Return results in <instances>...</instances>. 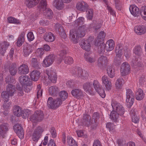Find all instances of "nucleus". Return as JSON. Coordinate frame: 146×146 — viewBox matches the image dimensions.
<instances>
[{
  "label": "nucleus",
  "mask_w": 146,
  "mask_h": 146,
  "mask_svg": "<svg viewBox=\"0 0 146 146\" xmlns=\"http://www.w3.org/2000/svg\"><path fill=\"white\" fill-rule=\"evenodd\" d=\"M88 29L85 25L79 27L77 30L72 29L70 31V38L74 44L78 42L80 38L83 37Z\"/></svg>",
  "instance_id": "1"
},
{
  "label": "nucleus",
  "mask_w": 146,
  "mask_h": 146,
  "mask_svg": "<svg viewBox=\"0 0 146 146\" xmlns=\"http://www.w3.org/2000/svg\"><path fill=\"white\" fill-rule=\"evenodd\" d=\"M47 3L46 0H41L38 8L40 12H43L46 17L48 19H51L53 16V12L52 10L48 8H46Z\"/></svg>",
  "instance_id": "2"
},
{
  "label": "nucleus",
  "mask_w": 146,
  "mask_h": 146,
  "mask_svg": "<svg viewBox=\"0 0 146 146\" xmlns=\"http://www.w3.org/2000/svg\"><path fill=\"white\" fill-rule=\"evenodd\" d=\"M100 46L99 49H101V51L100 54H102L104 52L105 49L107 51L112 50L114 47V44L113 40L110 39L108 40L106 44L104 43H102Z\"/></svg>",
  "instance_id": "3"
},
{
  "label": "nucleus",
  "mask_w": 146,
  "mask_h": 146,
  "mask_svg": "<svg viewBox=\"0 0 146 146\" xmlns=\"http://www.w3.org/2000/svg\"><path fill=\"white\" fill-rule=\"evenodd\" d=\"M44 115V114L42 111L38 110L35 111L34 113L31 116L30 119L33 122H40L43 120Z\"/></svg>",
  "instance_id": "4"
},
{
  "label": "nucleus",
  "mask_w": 146,
  "mask_h": 146,
  "mask_svg": "<svg viewBox=\"0 0 146 146\" xmlns=\"http://www.w3.org/2000/svg\"><path fill=\"white\" fill-rule=\"evenodd\" d=\"M111 105L113 109L119 115L121 116L123 115L125 111L124 108L121 104L116 101H113L111 102Z\"/></svg>",
  "instance_id": "5"
},
{
  "label": "nucleus",
  "mask_w": 146,
  "mask_h": 146,
  "mask_svg": "<svg viewBox=\"0 0 146 146\" xmlns=\"http://www.w3.org/2000/svg\"><path fill=\"white\" fill-rule=\"evenodd\" d=\"M93 85L94 89L99 95L102 98L105 97V94L103 88L100 85L99 82L96 80L94 81Z\"/></svg>",
  "instance_id": "6"
},
{
  "label": "nucleus",
  "mask_w": 146,
  "mask_h": 146,
  "mask_svg": "<svg viewBox=\"0 0 146 146\" xmlns=\"http://www.w3.org/2000/svg\"><path fill=\"white\" fill-rule=\"evenodd\" d=\"M102 80V83L105 86L106 90L109 91L111 89L112 86L111 80L108 76L106 75L103 76Z\"/></svg>",
  "instance_id": "7"
},
{
  "label": "nucleus",
  "mask_w": 146,
  "mask_h": 146,
  "mask_svg": "<svg viewBox=\"0 0 146 146\" xmlns=\"http://www.w3.org/2000/svg\"><path fill=\"white\" fill-rule=\"evenodd\" d=\"M130 66L128 63L126 62L123 63L120 67V72L121 75H126L130 72Z\"/></svg>",
  "instance_id": "8"
},
{
  "label": "nucleus",
  "mask_w": 146,
  "mask_h": 146,
  "mask_svg": "<svg viewBox=\"0 0 146 146\" xmlns=\"http://www.w3.org/2000/svg\"><path fill=\"white\" fill-rule=\"evenodd\" d=\"M13 129L19 138L22 139L23 138L24 136L23 129L21 124H16L14 126Z\"/></svg>",
  "instance_id": "9"
},
{
  "label": "nucleus",
  "mask_w": 146,
  "mask_h": 146,
  "mask_svg": "<svg viewBox=\"0 0 146 146\" xmlns=\"http://www.w3.org/2000/svg\"><path fill=\"white\" fill-rule=\"evenodd\" d=\"M20 83L22 86L26 85H31V80L29 77L27 75H21L19 78Z\"/></svg>",
  "instance_id": "10"
},
{
  "label": "nucleus",
  "mask_w": 146,
  "mask_h": 146,
  "mask_svg": "<svg viewBox=\"0 0 146 146\" xmlns=\"http://www.w3.org/2000/svg\"><path fill=\"white\" fill-rule=\"evenodd\" d=\"M46 73L48 75V78L51 82L54 83L56 82L57 76L55 72L52 70H46Z\"/></svg>",
  "instance_id": "11"
},
{
  "label": "nucleus",
  "mask_w": 146,
  "mask_h": 146,
  "mask_svg": "<svg viewBox=\"0 0 146 146\" xmlns=\"http://www.w3.org/2000/svg\"><path fill=\"white\" fill-rule=\"evenodd\" d=\"M55 56L53 54H51L47 56L43 61V63L45 67H48L51 65L53 62Z\"/></svg>",
  "instance_id": "12"
},
{
  "label": "nucleus",
  "mask_w": 146,
  "mask_h": 146,
  "mask_svg": "<svg viewBox=\"0 0 146 146\" xmlns=\"http://www.w3.org/2000/svg\"><path fill=\"white\" fill-rule=\"evenodd\" d=\"M34 49L33 46L27 44L23 46V52L25 57H27L31 54Z\"/></svg>",
  "instance_id": "13"
},
{
  "label": "nucleus",
  "mask_w": 146,
  "mask_h": 146,
  "mask_svg": "<svg viewBox=\"0 0 146 146\" xmlns=\"http://www.w3.org/2000/svg\"><path fill=\"white\" fill-rule=\"evenodd\" d=\"M43 131L42 128L40 127H38L36 129L32 135L33 140L37 142L41 136V134Z\"/></svg>",
  "instance_id": "14"
},
{
  "label": "nucleus",
  "mask_w": 146,
  "mask_h": 146,
  "mask_svg": "<svg viewBox=\"0 0 146 146\" xmlns=\"http://www.w3.org/2000/svg\"><path fill=\"white\" fill-rule=\"evenodd\" d=\"M88 4L83 1L78 2L76 5V8L79 11L85 12L87 10L88 8Z\"/></svg>",
  "instance_id": "15"
},
{
  "label": "nucleus",
  "mask_w": 146,
  "mask_h": 146,
  "mask_svg": "<svg viewBox=\"0 0 146 146\" xmlns=\"http://www.w3.org/2000/svg\"><path fill=\"white\" fill-rule=\"evenodd\" d=\"M92 121L91 117L90 116L86 113L84 115L82 120V123L83 125L88 127L91 125Z\"/></svg>",
  "instance_id": "16"
},
{
  "label": "nucleus",
  "mask_w": 146,
  "mask_h": 146,
  "mask_svg": "<svg viewBox=\"0 0 146 146\" xmlns=\"http://www.w3.org/2000/svg\"><path fill=\"white\" fill-rule=\"evenodd\" d=\"M8 124L4 123L0 125V136L4 138L5 137L7 133L8 130Z\"/></svg>",
  "instance_id": "17"
},
{
  "label": "nucleus",
  "mask_w": 146,
  "mask_h": 146,
  "mask_svg": "<svg viewBox=\"0 0 146 146\" xmlns=\"http://www.w3.org/2000/svg\"><path fill=\"white\" fill-rule=\"evenodd\" d=\"M134 31L137 35H141L146 32V27L144 26H136L134 28Z\"/></svg>",
  "instance_id": "18"
},
{
  "label": "nucleus",
  "mask_w": 146,
  "mask_h": 146,
  "mask_svg": "<svg viewBox=\"0 0 146 146\" xmlns=\"http://www.w3.org/2000/svg\"><path fill=\"white\" fill-rule=\"evenodd\" d=\"M71 93L72 96L77 98H81L84 96L83 92L79 89H74L73 90Z\"/></svg>",
  "instance_id": "19"
},
{
  "label": "nucleus",
  "mask_w": 146,
  "mask_h": 146,
  "mask_svg": "<svg viewBox=\"0 0 146 146\" xmlns=\"http://www.w3.org/2000/svg\"><path fill=\"white\" fill-rule=\"evenodd\" d=\"M29 72L28 66L25 64L21 65L18 69V73L20 75L27 74Z\"/></svg>",
  "instance_id": "20"
},
{
  "label": "nucleus",
  "mask_w": 146,
  "mask_h": 146,
  "mask_svg": "<svg viewBox=\"0 0 146 146\" xmlns=\"http://www.w3.org/2000/svg\"><path fill=\"white\" fill-rule=\"evenodd\" d=\"M84 90L86 93L91 94L93 90L92 83V82H87L84 84L83 86Z\"/></svg>",
  "instance_id": "21"
},
{
  "label": "nucleus",
  "mask_w": 146,
  "mask_h": 146,
  "mask_svg": "<svg viewBox=\"0 0 146 146\" xmlns=\"http://www.w3.org/2000/svg\"><path fill=\"white\" fill-rule=\"evenodd\" d=\"M129 9L131 13L134 16H138L140 15L139 8L135 5H131Z\"/></svg>",
  "instance_id": "22"
},
{
  "label": "nucleus",
  "mask_w": 146,
  "mask_h": 146,
  "mask_svg": "<svg viewBox=\"0 0 146 146\" xmlns=\"http://www.w3.org/2000/svg\"><path fill=\"white\" fill-rule=\"evenodd\" d=\"M15 86L11 84H9L6 86V90L10 96H13L16 91Z\"/></svg>",
  "instance_id": "23"
},
{
  "label": "nucleus",
  "mask_w": 146,
  "mask_h": 146,
  "mask_svg": "<svg viewBox=\"0 0 146 146\" xmlns=\"http://www.w3.org/2000/svg\"><path fill=\"white\" fill-rule=\"evenodd\" d=\"M9 43L7 41H4L1 43L0 46V53L4 56L6 50L9 46Z\"/></svg>",
  "instance_id": "24"
},
{
  "label": "nucleus",
  "mask_w": 146,
  "mask_h": 146,
  "mask_svg": "<svg viewBox=\"0 0 146 146\" xmlns=\"http://www.w3.org/2000/svg\"><path fill=\"white\" fill-rule=\"evenodd\" d=\"M43 37L46 41L49 42L53 41L55 39V36L51 32L46 33L44 34Z\"/></svg>",
  "instance_id": "25"
},
{
  "label": "nucleus",
  "mask_w": 146,
  "mask_h": 146,
  "mask_svg": "<svg viewBox=\"0 0 146 146\" xmlns=\"http://www.w3.org/2000/svg\"><path fill=\"white\" fill-rule=\"evenodd\" d=\"M83 70L78 67L72 69L71 71L72 74L76 77L80 78L82 73Z\"/></svg>",
  "instance_id": "26"
},
{
  "label": "nucleus",
  "mask_w": 146,
  "mask_h": 146,
  "mask_svg": "<svg viewBox=\"0 0 146 146\" xmlns=\"http://www.w3.org/2000/svg\"><path fill=\"white\" fill-rule=\"evenodd\" d=\"M109 60L105 56H101L98 59V65L101 67L103 64H106L108 62Z\"/></svg>",
  "instance_id": "27"
},
{
  "label": "nucleus",
  "mask_w": 146,
  "mask_h": 146,
  "mask_svg": "<svg viewBox=\"0 0 146 146\" xmlns=\"http://www.w3.org/2000/svg\"><path fill=\"white\" fill-rule=\"evenodd\" d=\"M31 65L33 68L38 69L40 68V64L39 60L36 57L32 58L30 60Z\"/></svg>",
  "instance_id": "28"
},
{
  "label": "nucleus",
  "mask_w": 146,
  "mask_h": 146,
  "mask_svg": "<svg viewBox=\"0 0 146 146\" xmlns=\"http://www.w3.org/2000/svg\"><path fill=\"white\" fill-rule=\"evenodd\" d=\"M48 91L50 95L52 96H55L59 93V90L57 86H52L49 87Z\"/></svg>",
  "instance_id": "29"
},
{
  "label": "nucleus",
  "mask_w": 146,
  "mask_h": 146,
  "mask_svg": "<svg viewBox=\"0 0 146 146\" xmlns=\"http://www.w3.org/2000/svg\"><path fill=\"white\" fill-rule=\"evenodd\" d=\"M145 96V94L141 89H138L135 94L136 99L138 100H141L143 99Z\"/></svg>",
  "instance_id": "30"
},
{
  "label": "nucleus",
  "mask_w": 146,
  "mask_h": 146,
  "mask_svg": "<svg viewBox=\"0 0 146 146\" xmlns=\"http://www.w3.org/2000/svg\"><path fill=\"white\" fill-rule=\"evenodd\" d=\"M40 0H25V3L29 8L34 7L39 3Z\"/></svg>",
  "instance_id": "31"
},
{
  "label": "nucleus",
  "mask_w": 146,
  "mask_h": 146,
  "mask_svg": "<svg viewBox=\"0 0 146 146\" xmlns=\"http://www.w3.org/2000/svg\"><path fill=\"white\" fill-rule=\"evenodd\" d=\"M40 72L38 71H33L30 74L31 79L34 81H36L38 80L40 77Z\"/></svg>",
  "instance_id": "32"
},
{
  "label": "nucleus",
  "mask_w": 146,
  "mask_h": 146,
  "mask_svg": "<svg viewBox=\"0 0 146 146\" xmlns=\"http://www.w3.org/2000/svg\"><path fill=\"white\" fill-rule=\"evenodd\" d=\"M81 47L84 50L87 51L90 50L91 45L90 43L89 42V41H84V40H82L80 43Z\"/></svg>",
  "instance_id": "33"
},
{
  "label": "nucleus",
  "mask_w": 146,
  "mask_h": 146,
  "mask_svg": "<svg viewBox=\"0 0 146 146\" xmlns=\"http://www.w3.org/2000/svg\"><path fill=\"white\" fill-rule=\"evenodd\" d=\"M53 5L58 9L61 10L64 7L62 0H55L54 1Z\"/></svg>",
  "instance_id": "34"
},
{
  "label": "nucleus",
  "mask_w": 146,
  "mask_h": 146,
  "mask_svg": "<svg viewBox=\"0 0 146 146\" xmlns=\"http://www.w3.org/2000/svg\"><path fill=\"white\" fill-rule=\"evenodd\" d=\"M133 52L136 56H141L143 53L142 48L140 45L136 46L133 50Z\"/></svg>",
  "instance_id": "35"
},
{
  "label": "nucleus",
  "mask_w": 146,
  "mask_h": 146,
  "mask_svg": "<svg viewBox=\"0 0 146 146\" xmlns=\"http://www.w3.org/2000/svg\"><path fill=\"white\" fill-rule=\"evenodd\" d=\"M48 107L50 109H55V102L54 99L51 97L48 98L47 103Z\"/></svg>",
  "instance_id": "36"
},
{
  "label": "nucleus",
  "mask_w": 146,
  "mask_h": 146,
  "mask_svg": "<svg viewBox=\"0 0 146 146\" xmlns=\"http://www.w3.org/2000/svg\"><path fill=\"white\" fill-rule=\"evenodd\" d=\"M123 47L120 44H118L116 47L115 52L117 56L121 57L123 54Z\"/></svg>",
  "instance_id": "37"
},
{
  "label": "nucleus",
  "mask_w": 146,
  "mask_h": 146,
  "mask_svg": "<svg viewBox=\"0 0 146 146\" xmlns=\"http://www.w3.org/2000/svg\"><path fill=\"white\" fill-rule=\"evenodd\" d=\"M107 71L108 75L110 77L112 78L115 76V73L113 68L111 65L108 66Z\"/></svg>",
  "instance_id": "38"
},
{
  "label": "nucleus",
  "mask_w": 146,
  "mask_h": 146,
  "mask_svg": "<svg viewBox=\"0 0 146 146\" xmlns=\"http://www.w3.org/2000/svg\"><path fill=\"white\" fill-rule=\"evenodd\" d=\"M84 57L86 61L90 63L94 62L96 60L95 57L90 56V53L88 52L84 54Z\"/></svg>",
  "instance_id": "39"
},
{
  "label": "nucleus",
  "mask_w": 146,
  "mask_h": 146,
  "mask_svg": "<svg viewBox=\"0 0 146 146\" xmlns=\"http://www.w3.org/2000/svg\"><path fill=\"white\" fill-rule=\"evenodd\" d=\"M66 51L64 50H62L60 51V53L58 57L57 63L58 64H60L62 62V60H63L66 57Z\"/></svg>",
  "instance_id": "40"
},
{
  "label": "nucleus",
  "mask_w": 146,
  "mask_h": 146,
  "mask_svg": "<svg viewBox=\"0 0 146 146\" xmlns=\"http://www.w3.org/2000/svg\"><path fill=\"white\" fill-rule=\"evenodd\" d=\"M13 113L17 117L21 116L22 113L21 108L19 106H15L13 108Z\"/></svg>",
  "instance_id": "41"
},
{
  "label": "nucleus",
  "mask_w": 146,
  "mask_h": 146,
  "mask_svg": "<svg viewBox=\"0 0 146 146\" xmlns=\"http://www.w3.org/2000/svg\"><path fill=\"white\" fill-rule=\"evenodd\" d=\"M25 35V34L23 33L21 34L17 42V44L18 46L20 47L22 45L24 41Z\"/></svg>",
  "instance_id": "42"
},
{
  "label": "nucleus",
  "mask_w": 146,
  "mask_h": 146,
  "mask_svg": "<svg viewBox=\"0 0 146 146\" xmlns=\"http://www.w3.org/2000/svg\"><path fill=\"white\" fill-rule=\"evenodd\" d=\"M119 114L115 110L111 111L110 115V118L114 121H116L119 117Z\"/></svg>",
  "instance_id": "43"
},
{
  "label": "nucleus",
  "mask_w": 146,
  "mask_h": 146,
  "mask_svg": "<svg viewBox=\"0 0 146 146\" xmlns=\"http://www.w3.org/2000/svg\"><path fill=\"white\" fill-rule=\"evenodd\" d=\"M9 70L12 75L14 76L17 73V69L15 65L13 64H11L9 67Z\"/></svg>",
  "instance_id": "44"
},
{
  "label": "nucleus",
  "mask_w": 146,
  "mask_h": 146,
  "mask_svg": "<svg viewBox=\"0 0 146 146\" xmlns=\"http://www.w3.org/2000/svg\"><path fill=\"white\" fill-rule=\"evenodd\" d=\"M9 96L10 95L6 91H3L1 93V97L3 98L4 102H7L9 101Z\"/></svg>",
  "instance_id": "45"
},
{
  "label": "nucleus",
  "mask_w": 146,
  "mask_h": 146,
  "mask_svg": "<svg viewBox=\"0 0 146 146\" xmlns=\"http://www.w3.org/2000/svg\"><path fill=\"white\" fill-rule=\"evenodd\" d=\"M124 83V80L121 78H119L118 79L115 83V86L117 89H120L123 84Z\"/></svg>",
  "instance_id": "46"
},
{
  "label": "nucleus",
  "mask_w": 146,
  "mask_h": 146,
  "mask_svg": "<svg viewBox=\"0 0 146 146\" xmlns=\"http://www.w3.org/2000/svg\"><path fill=\"white\" fill-rule=\"evenodd\" d=\"M67 142L70 146H74V144L77 145L76 143L72 137L70 136L67 137Z\"/></svg>",
  "instance_id": "47"
},
{
  "label": "nucleus",
  "mask_w": 146,
  "mask_h": 146,
  "mask_svg": "<svg viewBox=\"0 0 146 146\" xmlns=\"http://www.w3.org/2000/svg\"><path fill=\"white\" fill-rule=\"evenodd\" d=\"M55 29L57 32L60 33L62 32L64 34V29H63L62 25L59 23L56 24L55 26Z\"/></svg>",
  "instance_id": "48"
},
{
  "label": "nucleus",
  "mask_w": 146,
  "mask_h": 146,
  "mask_svg": "<svg viewBox=\"0 0 146 146\" xmlns=\"http://www.w3.org/2000/svg\"><path fill=\"white\" fill-rule=\"evenodd\" d=\"M140 11V15L143 17V19L146 20V6L142 7Z\"/></svg>",
  "instance_id": "49"
},
{
  "label": "nucleus",
  "mask_w": 146,
  "mask_h": 146,
  "mask_svg": "<svg viewBox=\"0 0 146 146\" xmlns=\"http://www.w3.org/2000/svg\"><path fill=\"white\" fill-rule=\"evenodd\" d=\"M55 102V109L60 106L63 101L61 99L59 98H57L54 100Z\"/></svg>",
  "instance_id": "50"
},
{
  "label": "nucleus",
  "mask_w": 146,
  "mask_h": 146,
  "mask_svg": "<svg viewBox=\"0 0 146 146\" xmlns=\"http://www.w3.org/2000/svg\"><path fill=\"white\" fill-rule=\"evenodd\" d=\"M59 96L62 100H64L67 98L68 94L64 91H62L59 93Z\"/></svg>",
  "instance_id": "51"
},
{
  "label": "nucleus",
  "mask_w": 146,
  "mask_h": 146,
  "mask_svg": "<svg viewBox=\"0 0 146 146\" xmlns=\"http://www.w3.org/2000/svg\"><path fill=\"white\" fill-rule=\"evenodd\" d=\"M9 23L19 24L20 23L19 21L13 17H10L7 19Z\"/></svg>",
  "instance_id": "52"
},
{
  "label": "nucleus",
  "mask_w": 146,
  "mask_h": 146,
  "mask_svg": "<svg viewBox=\"0 0 146 146\" xmlns=\"http://www.w3.org/2000/svg\"><path fill=\"white\" fill-rule=\"evenodd\" d=\"M134 100V97L131 98H126V101L129 108L133 104Z\"/></svg>",
  "instance_id": "53"
},
{
  "label": "nucleus",
  "mask_w": 146,
  "mask_h": 146,
  "mask_svg": "<svg viewBox=\"0 0 146 146\" xmlns=\"http://www.w3.org/2000/svg\"><path fill=\"white\" fill-rule=\"evenodd\" d=\"M63 60H64V63L66 64H72L74 62L73 59L70 56L66 57Z\"/></svg>",
  "instance_id": "54"
},
{
  "label": "nucleus",
  "mask_w": 146,
  "mask_h": 146,
  "mask_svg": "<svg viewBox=\"0 0 146 146\" xmlns=\"http://www.w3.org/2000/svg\"><path fill=\"white\" fill-rule=\"evenodd\" d=\"M102 40H100V39L98 38L97 37V39L95 41V44L96 46H98V50L100 53V51H101V49H99V48H100V45L103 43L102 42H101Z\"/></svg>",
  "instance_id": "55"
},
{
  "label": "nucleus",
  "mask_w": 146,
  "mask_h": 146,
  "mask_svg": "<svg viewBox=\"0 0 146 146\" xmlns=\"http://www.w3.org/2000/svg\"><path fill=\"white\" fill-rule=\"evenodd\" d=\"M84 18L82 17H80L75 21L76 25H81L84 23Z\"/></svg>",
  "instance_id": "56"
},
{
  "label": "nucleus",
  "mask_w": 146,
  "mask_h": 146,
  "mask_svg": "<svg viewBox=\"0 0 146 146\" xmlns=\"http://www.w3.org/2000/svg\"><path fill=\"white\" fill-rule=\"evenodd\" d=\"M126 98H127L134 97L133 93L131 90L129 89L126 90Z\"/></svg>",
  "instance_id": "57"
},
{
  "label": "nucleus",
  "mask_w": 146,
  "mask_h": 146,
  "mask_svg": "<svg viewBox=\"0 0 146 146\" xmlns=\"http://www.w3.org/2000/svg\"><path fill=\"white\" fill-rule=\"evenodd\" d=\"M101 24L100 23H98L96 25L93 23L90 25V27L91 28H93L95 31H97L101 27Z\"/></svg>",
  "instance_id": "58"
},
{
  "label": "nucleus",
  "mask_w": 146,
  "mask_h": 146,
  "mask_svg": "<svg viewBox=\"0 0 146 146\" xmlns=\"http://www.w3.org/2000/svg\"><path fill=\"white\" fill-rule=\"evenodd\" d=\"M115 125L113 123H108L106 125L107 128L109 129L110 131H113L115 127Z\"/></svg>",
  "instance_id": "59"
},
{
  "label": "nucleus",
  "mask_w": 146,
  "mask_h": 146,
  "mask_svg": "<svg viewBox=\"0 0 146 146\" xmlns=\"http://www.w3.org/2000/svg\"><path fill=\"white\" fill-rule=\"evenodd\" d=\"M48 22L45 18L41 19L39 22V24L40 25L44 26L47 25L48 24Z\"/></svg>",
  "instance_id": "60"
},
{
  "label": "nucleus",
  "mask_w": 146,
  "mask_h": 146,
  "mask_svg": "<svg viewBox=\"0 0 146 146\" xmlns=\"http://www.w3.org/2000/svg\"><path fill=\"white\" fill-rule=\"evenodd\" d=\"M98 123L97 121H95V120L93 121L92 120L91 121V128L92 129H95L98 125Z\"/></svg>",
  "instance_id": "61"
},
{
  "label": "nucleus",
  "mask_w": 146,
  "mask_h": 146,
  "mask_svg": "<svg viewBox=\"0 0 146 146\" xmlns=\"http://www.w3.org/2000/svg\"><path fill=\"white\" fill-rule=\"evenodd\" d=\"M27 37L29 41L33 40L35 38L33 33L31 32H29L27 35Z\"/></svg>",
  "instance_id": "62"
},
{
  "label": "nucleus",
  "mask_w": 146,
  "mask_h": 146,
  "mask_svg": "<svg viewBox=\"0 0 146 146\" xmlns=\"http://www.w3.org/2000/svg\"><path fill=\"white\" fill-rule=\"evenodd\" d=\"M132 121L135 123H137L139 121V117L136 115H132Z\"/></svg>",
  "instance_id": "63"
},
{
  "label": "nucleus",
  "mask_w": 146,
  "mask_h": 146,
  "mask_svg": "<svg viewBox=\"0 0 146 146\" xmlns=\"http://www.w3.org/2000/svg\"><path fill=\"white\" fill-rule=\"evenodd\" d=\"M52 137L53 138H55L56 136V133L55 128L53 127H52L50 129Z\"/></svg>",
  "instance_id": "64"
}]
</instances>
